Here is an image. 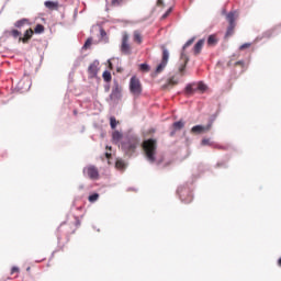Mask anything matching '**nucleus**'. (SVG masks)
I'll list each match as a JSON object with an SVG mask.
<instances>
[{"label": "nucleus", "mask_w": 281, "mask_h": 281, "mask_svg": "<svg viewBox=\"0 0 281 281\" xmlns=\"http://www.w3.org/2000/svg\"><path fill=\"white\" fill-rule=\"evenodd\" d=\"M98 199H100V194L93 193V194L89 195L88 201L90 203H95V201H98Z\"/></svg>", "instance_id": "obj_25"}, {"label": "nucleus", "mask_w": 281, "mask_h": 281, "mask_svg": "<svg viewBox=\"0 0 281 281\" xmlns=\"http://www.w3.org/2000/svg\"><path fill=\"white\" fill-rule=\"evenodd\" d=\"M226 19L229 23L226 34H225V38H229V36H234V30L236 29V14L234 12H229L226 15Z\"/></svg>", "instance_id": "obj_4"}, {"label": "nucleus", "mask_w": 281, "mask_h": 281, "mask_svg": "<svg viewBox=\"0 0 281 281\" xmlns=\"http://www.w3.org/2000/svg\"><path fill=\"white\" fill-rule=\"evenodd\" d=\"M32 36H34V31L32 29H29L25 31L24 37H20V41H22V43H27V41H30Z\"/></svg>", "instance_id": "obj_14"}, {"label": "nucleus", "mask_w": 281, "mask_h": 281, "mask_svg": "<svg viewBox=\"0 0 281 281\" xmlns=\"http://www.w3.org/2000/svg\"><path fill=\"white\" fill-rule=\"evenodd\" d=\"M23 23H25V21L21 20V21H18L15 23V27H23Z\"/></svg>", "instance_id": "obj_37"}, {"label": "nucleus", "mask_w": 281, "mask_h": 281, "mask_svg": "<svg viewBox=\"0 0 281 281\" xmlns=\"http://www.w3.org/2000/svg\"><path fill=\"white\" fill-rule=\"evenodd\" d=\"M14 273H19V268L18 267H13L11 269V276H14Z\"/></svg>", "instance_id": "obj_38"}, {"label": "nucleus", "mask_w": 281, "mask_h": 281, "mask_svg": "<svg viewBox=\"0 0 281 281\" xmlns=\"http://www.w3.org/2000/svg\"><path fill=\"white\" fill-rule=\"evenodd\" d=\"M175 131H181V128H183V126H186V123H183L182 121H178V122H175L172 124Z\"/></svg>", "instance_id": "obj_20"}, {"label": "nucleus", "mask_w": 281, "mask_h": 281, "mask_svg": "<svg viewBox=\"0 0 281 281\" xmlns=\"http://www.w3.org/2000/svg\"><path fill=\"white\" fill-rule=\"evenodd\" d=\"M45 8H47L48 10H58V2H54V1H45L44 2Z\"/></svg>", "instance_id": "obj_15"}, {"label": "nucleus", "mask_w": 281, "mask_h": 281, "mask_svg": "<svg viewBox=\"0 0 281 281\" xmlns=\"http://www.w3.org/2000/svg\"><path fill=\"white\" fill-rule=\"evenodd\" d=\"M218 167H221V164H217Z\"/></svg>", "instance_id": "obj_48"}, {"label": "nucleus", "mask_w": 281, "mask_h": 281, "mask_svg": "<svg viewBox=\"0 0 281 281\" xmlns=\"http://www.w3.org/2000/svg\"><path fill=\"white\" fill-rule=\"evenodd\" d=\"M119 124H120V121H117V119H115V116L110 117V126L113 131H115V128H117Z\"/></svg>", "instance_id": "obj_19"}, {"label": "nucleus", "mask_w": 281, "mask_h": 281, "mask_svg": "<svg viewBox=\"0 0 281 281\" xmlns=\"http://www.w3.org/2000/svg\"><path fill=\"white\" fill-rule=\"evenodd\" d=\"M235 67H241V68L245 67V61L243 60L236 61Z\"/></svg>", "instance_id": "obj_36"}, {"label": "nucleus", "mask_w": 281, "mask_h": 281, "mask_svg": "<svg viewBox=\"0 0 281 281\" xmlns=\"http://www.w3.org/2000/svg\"><path fill=\"white\" fill-rule=\"evenodd\" d=\"M178 192H180V198L182 199L183 203H192L193 196L190 191H187L188 193L187 198H183L184 191L182 189L178 190Z\"/></svg>", "instance_id": "obj_13"}, {"label": "nucleus", "mask_w": 281, "mask_h": 281, "mask_svg": "<svg viewBox=\"0 0 281 281\" xmlns=\"http://www.w3.org/2000/svg\"><path fill=\"white\" fill-rule=\"evenodd\" d=\"M115 166L117 170H124V168H126L124 167V162L122 160H117Z\"/></svg>", "instance_id": "obj_29"}, {"label": "nucleus", "mask_w": 281, "mask_h": 281, "mask_svg": "<svg viewBox=\"0 0 281 281\" xmlns=\"http://www.w3.org/2000/svg\"><path fill=\"white\" fill-rule=\"evenodd\" d=\"M195 91H207V86L203 82H199L198 86H195Z\"/></svg>", "instance_id": "obj_23"}, {"label": "nucleus", "mask_w": 281, "mask_h": 281, "mask_svg": "<svg viewBox=\"0 0 281 281\" xmlns=\"http://www.w3.org/2000/svg\"><path fill=\"white\" fill-rule=\"evenodd\" d=\"M124 0H111V5L117 8V5H122Z\"/></svg>", "instance_id": "obj_28"}, {"label": "nucleus", "mask_w": 281, "mask_h": 281, "mask_svg": "<svg viewBox=\"0 0 281 281\" xmlns=\"http://www.w3.org/2000/svg\"><path fill=\"white\" fill-rule=\"evenodd\" d=\"M170 12H172V9H169V10L167 11V13H169V14H170Z\"/></svg>", "instance_id": "obj_45"}, {"label": "nucleus", "mask_w": 281, "mask_h": 281, "mask_svg": "<svg viewBox=\"0 0 281 281\" xmlns=\"http://www.w3.org/2000/svg\"><path fill=\"white\" fill-rule=\"evenodd\" d=\"M11 36H13V38H19V36H21V32H19L18 30H12Z\"/></svg>", "instance_id": "obj_31"}, {"label": "nucleus", "mask_w": 281, "mask_h": 281, "mask_svg": "<svg viewBox=\"0 0 281 281\" xmlns=\"http://www.w3.org/2000/svg\"><path fill=\"white\" fill-rule=\"evenodd\" d=\"M140 71H150V67L147 64H140Z\"/></svg>", "instance_id": "obj_30"}, {"label": "nucleus", "mask_w": 281, "mask_h": 281, "mask_svg": "<svg viewBox=\"0 0 281 281\" xmlns=\"http://www.w3.org/2000/svg\"><path fill=\"white\" fill-rule=\"evenodd\" d=\"M202 146H212V142L210 140V138L202 139Z\"/></svg>", "instance_id": "obj_33"}, {"label": "nucleus", "mask_w": 281, "mask_h": 281, "mask_svg": "<svg viewBox=\"0 0 281 281\" xmlns=\"http://www.w3.org/2000/svg\"><path fill=\"white\" fill-rule=\"evenodd\" d=\"M100 34L102 36V38H104V36H106V31H104L103 29L100 30Z\"/></svg>", "instance_id": "obj_39"}, {"label": "nucleus", "mask_w": 281, "mask_h": 281, "mask_svg": "<svg viewBox=\"0 0 281 281\" xmlns=\"http://www.w3.org/2000/svg\"><path fill=\"white\" fill-rule=\"evenodd\" d=\"M143 150L146 155L147 160L150 164H155V161H156L155 155L157 153V140L153 139V138L144 140Z\"/></svg>", "instance_id": "obj_1"}, {"label": "nucleus", "mask_w": 281, "mask_h": 281, "mask_svg": "<svg viewBox=\"0 0 281 281\" xmlns=\"http://www.w3.org/2000/svg\"><path fill=\"white\" fill-rule=\"evenodd\" d=\"M35 34H43L45 32V26L43 24H37L34 29Z\"/></svg>", "instance_id": "obj_22"}, {"label": "nucleus", "mask_w": 281, "mask_h": 281, "mask_svg": "<svg viewBox=\"0 0 281 281\" xmlns=\"http://www.w3.org/2000/svg\"><path fill=\"white\" fill-rule=\"evenodd\" d=\"M160 49L162 52V57L160 64L156 68V74H161V71H164L168 66V60H170V52H168L166 45H161Z\"/></svg>", "instance_id": "obj_3"}, {"label": "nucleus", "mask_w": 281, "mask_h": 281, "mask_svg": "<svg viewBox=\"0 0 281 281\" xmlns=\"http://www.w3.org/2000/svg\"><path fill=\"white\" fill-rule=\"evenodd\" d=\"M109 67L113 69V64L111 61H109Z\"/></svg>", "instance_id": "obj_43"}, {"label": "nucleus", "mask_w": 281, "mask_h": 281, "mask_svg": "<svg viewBox=\"0 0 281 281\" xmlns=\"http://www.w3.org/2000/svg\"><path fill=\"white\" fill-rule=\"evenodd\" d=\"M105 157H106V159H111V154L105 153Z\"/></svg>", "instance_id": "obj_42"}, {"label": "nucleus", "mask_w": 281, "mask_h": 281, "mask_svg": "<svg viewBox=\"0 0 281 281\" xmlns=\"http://www.w3.org/2000/svg\"><path fill=\"white\" fill-rule=\"evenodd\" d=\"M212 121L206 125H195L191 128V133L193 135H202V133H209V131H212Z\"/></svg>", "instance_id": "obj_8"}, {"label": "nucleus", "mask_w": 281, "mask_h": 281, "mask_svg": "<svg viewBox=\"0 0 281 281\" xmlns=\"http://www.w3.org/2000/svg\"><path fill=\"white\" fill-rule=\"evenodd\" d=\"M171 135H175V132H172Z\"/></svg>", "instance_id": "obj_47"}, {"label": "nucleus", "mask_w": 281, "mask_h": 281, "mask_svg": "<svg viewBox=\"0 0 281 281\" xmlns=\"http://www.w3.org/2000/svg\"><path fill=\"white\" fill-rule=\"evenodd\" d=\"M144 38L142 37V33L139 31H134V43L137 45H142Z\"/></svg>", "instance_id": "obj_16"}, {"label": "nucleus", "mask_w": 281, "mask_h": 281, "mask_svg": "<svg viewBox=\"0 0 281 281\" xmlns=\"http://www.w3.org/2000/svg\"><path fill=\"white\" fill-rule=\"evenodd\" d=\"M188 57H184L183 64L179 67L180 74H183L186 71V67L188 65Z\"/></svg>", "instance_id": "obj_26"}, {"label": "nucleus", "mask_w": 281, "mask_h": 281, "mask_svg": "<svg viewBox=\"0 0 281 281\" xmlns=\"http://www.w3.org/2000/svg\"><path fill=\"white\" fill-rule=\"evenodd\" d=\"M83 175H86V177H89V179H92V181H98V179H100V171L98 170V167L93 165L85 167Z\"/></svg>", "instance_id": "obj_5"}, {"label": "nucleus", "mask_w": 281, "mask_h": 281, "mask_svg": "<svg viewBox=\"0 0 281 281\" xmlns=\"http://www.w3.org/2000/svg\"><path fill=\"white\" fill-rule=\"evenodd\" d=\"M143 87L142 81L136 76L132 77L130 80V92L134 98H139L142 95Z\"/></svg>", "instance_id": "obj_2"}, {"label": "nucleus", "mask_w": 281, "mask_h": 281, "mask_svg": "<svg viewBox=\"0 0 281 281\" xmlns=\"http://www.w3.org/2000/svg\"><path fill=\"white\" fill-rule=\"evenodd\" d=\"M249 47H251V44L250 43H245L243 44L239 49L243 50V49H249Z\"/></svg>", "instance_id": "obj_34"}, {"label": "nucleus", "mask_w": 281, "mask_h": 281, "mask_svg": "<svg viewBox=\"0 0 281 281\" xmlns=\"http://www.w3.org/2000/svg\"><path fill=\"white\" fill-rule=\"evenodd\" d=\"M106 148H109V150H111V147L106 146Z\"/></svg>", "instance_id": "obj_46"}, {"label": "nucleus", "mask_w": 281, "mask_h": 281, "mask_svg": "<svg viewBox=\"0 0 281 281\" xmlns=\"http://www.w3.org/2000/svg\"><path fill=\"white\" fill-rule=\"evenodd\" d=\"M213 148H216L217 150H227V146L215 144L213 145Z\"/></svg>", "instance_id": "obj_32"}, {"label": "nucleus", "mask_w": 281, "mask_h": 281, "mask_svg": "<svg viewBox=\"0 0 281 281\" xmlns=\"http://www.w3.org/2000/svg\"><path fill=\"white\" fill-rule=\"evenodd\" d=\"M128 33L124 32L121 43V53L124 54V56H131V44H128Z\"/></svg>", "instance_id": "obj_7"}, {"label": "nucleus", "mask_w": 281, "mask_h": 281, "mask_svg": "<svg viewBox=\"0 0 281 281\" xmlns=\"http://www.w3.org/2000/svg\"><path fill=\"white\" fill-rule=\"evenodd\" d=\"M75 221H76V226L80 227V220L78 217H75Z\"/></svg>", "instance_id": "obj_40"}, {"label": "nucleus", "mask_w": 281, "mask_h": 281, "mask_svg": "<svg viewBox=\"0 0 281 281\" xmlns=\"http://www.w3.org/2000/svg\"><path fill=\"white\" fill-rule=\"evenodd\" d=\"M168 14H169V13L166 12V13L162 15V19H166V18L168 16Z\"/></svg>", "instance_id": "obj_44"}, {"label": "nucleus", "mask_w": 281, "mask_h": 281, "mask_svg": "<svg viewBox=\"0 0 281 281\" xmlns=\"http://www.w3.org/2000/svg\"><path fill=\"white\" fill-rule=\"evenodd\" d=\"M216 43H218V38H216V35H210L207 38V45L210 47H214V45H216Z\"/></svg>", "instance_id": "obj_18"}, {"label": "nucleus", "mask_w": 281, "mask_h": 281, "mask_svg": "<svg viewBox=\"0 0 281 281\" xmlns=\"http://www.w3.org/2000/svg\"><path fill=\"white\" fill-rule=\"evenodd\" d=\"M157 5H164V0H158Z\"/></svg>", "instance_id": "obj_41"}, {"label": "nucleus", "mask_w": 281, "mask_h": 281, "mask_svg": "<svg viewBox=\"0 0 281 281\" xmlns=\"http://www.w3.org/2000/svg\"><path fill=\"white\" fill-rule=\"evenodd\" d=\"M98 71H100V61L94 60L88 67V74H89L90 78H95V76H98Z\"/></svg>", "instance_id": "obj_10"}, {"label": "nucleus", "mask_w": 281, "mask_h": 281, "mask_svg": "<svg viewBox=\"0 0 281 281\" xmlns=\"http://www.w3.org/2000/svg\"><path fill=\"white\" fill-rule=\"evenodd\" d=\"M137 146H139V139L137 137H131L128 142L124 144V148L128 149L130 155L135 153Z\"/></svg>", "instance_id": "obj_9"}, {"label": "nucleus", "mask_w": 281, "mask_h": 281, "mask_svg": "<svg viewBox=\"0 0 281 281\" xmlns=\"http://www.w3.org/2000/svg\"><path fill=\"white\" fill-rule=\"evenodd\" d=\"M176 85H179V80L175 77H171L168 79L167 83L162 86V89H172V87H176Z\"/></svg>", "instance_id": "obj_12"}, {"label": "nucleus", "mask_w": 281, "mask_h": 281, "mask_svg": "<svg viewBox=\"0 0 281 281\" xmlns=\"http://www.w3.org/2000/svg\"><path fill=\"white\" fill-rule=\"evenodd\" d=\"M102 78H103V80H104L105 82H111V80H112L111 72L108 71V70H105V71L103 72V75H102Z\"/></svg>", "instance_id": "obj_21"}, {"label": "nucleus", "mask_w": 281, "mask_h": 281, "mask_svg": "<svg viewBox=\"0 0 281 281\" xmlns=\"http://www.w3.org/2000/svg\"><path fill=\"white\" fill-rule=\"evenodd\" d=\"M195 91H196V85H194V83L188 85V86L186 87V93H187V95H192Z\"/></svg>", "instance_id": "obj_17"}, {"label": "nucleus", "mask_w": 281, "mask_h": 281, "mask_svg": "<svg viewBox=\"0 0 281 281\" xmlns=\"http://www.w3.org/2000/svg\"><path fill=\"white\" fill-rule=\"evenodd\" d=\"M110 100L112 102H120V100H122V86H120V83H114L110 94Z\"/></svg>", "instance_id": "obj_6"}, {"label": "nucleus", "mask_w": 281, "mask_h": 281, "mask_svg": "<svg viewBox=\"0 0 281 281\" xmlns=\"http://www.w3.org/2000/svg\"><path fill=\"white\" fill-rule=\"evenodd\" d=\"M203 45H205V40H199L198 43L194 45L193 53L195 56H199V54H201Z\"/></svg>", "instance_id": "obj_11"}, {"label": "nucleus", "mask_w": 281, "mask_h": 281, "mask_svg": "<svg viewBox=\"0 0 281 281\" xmlns=\"http://www.w3.org/2000/svg\"><path fill=\"white\" fill-rule=\"evenodd\" d=\"M192 43H194V38L189 40V41L184 44L183 49H187V47H190V45H192Z\"/></svg>", "instance_id": "obj_35"}, {"label": "nucleus", "mask_w": 281, "mask_h": 281, "mask_svg": "<svg viewBox=\"0 0 281 281\" xmlns=\"http://www.w3.org/2000/svg\"><path fill=\"white\" fill-rule=\"evenodd\" d=\"M91 43H93V40L89 37L83 44V49H89L91 47Z\"/></svg>", "instance_id": "obj_27"}, {"label": "nucleus", "mask_w": 281, "mask_h": 281, "mask_svg": "<svg viewBox=\"0 0 281 281\" xmlns=\"http://www.w3.org/2000/svg\"><path fill=\"white\" fill-rule=\"evenodd\" d=\"M113 142H120L122 139V133L115 131L112 134Z\"/></svg>", "instance_id": "obj_24"}]
</instances>
